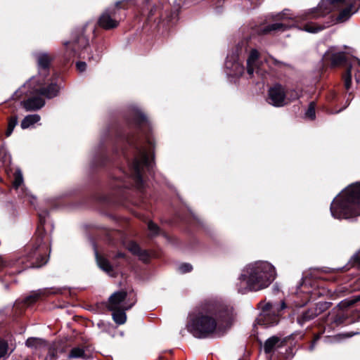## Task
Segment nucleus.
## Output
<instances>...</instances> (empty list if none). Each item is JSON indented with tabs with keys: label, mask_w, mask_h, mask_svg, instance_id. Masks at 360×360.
<instances>
[{
	"label": "nucleus",
	"mask_w": 360,
	"mask_h": 360,
	"mask_svg": "<svg viewBox=\"0 0 360 360\" xmlns=\"http://www.w3.org/2000/svg\"><path fill=\"white\" fill-rule=\"evenodd\" d=\"M233 319L232 307L221 302L208 301L202 304L189 330L195 337L207 338L214 331L221 332L229 328Z\"/></svg>",
	"instance_id": "obj_1"
},
{
	"label": "nucleus",
	"mask_w": 360,
	"mask_h": 360,
	"mask_svg": "<svg viewBox=\"0 0 360 360\" xmlns=\"http://www.w3.org/2000/svg\"><path fill=\"white\" fill-rule=\"evenodd\" d=\"M330 212L337 219H349L360 215V182L351 184L333 200Z\"/></svg>",
	"instance_id": "obj_2"
},
{
	"label": "nucleus",
	"mask_w": 360,
	"mask_h": 360,
	"mask_svg": "<svg viewBox=\"0 0 360 360\" xmlns=\"http://www.w3.org/2000/svg\"><path fill=\"white\" fill-rule=\"evenodd\" d=\"M345 1V0H321L317 7L308 9L296 17L294 20L295 26L300 30L309 33H317L328 27L329 25L318 24L311 20L326 16L333 10L342 6Z\"/></svg>",
	"instance_id": "obj_3"
},
{
	"label": "nucleus",
	"mask_w": 360,
	"mask_h": 360,
	"mask_svg": "<svg viewBox=\"0 0 360 360\" xmlns=\"http://www.w3.org/2000/svg\"><path fill=\"white\" fill-rule=\"evenodd\" d=\"M275 277V269L270 263L257 262L245 268L240 279L250 290L258 291L267 288Z\"/></svg>",
	"instance_id": "obj_4"
},
{
	"label": "nucleus",
	"mask_w": 360,
	"mask_h": 360,
	"mask_svg": "<svg viewBox=\"0 0 360 360\" xmlns=\"http://www.w3.org/2000/svg\"><path fill=\"white\" fill-rule=\"evenodd\" d=\"M63 44L65 46L68 57L72 58L78 55L79 57L84 58V56H82L84 53L82 50L88 46L89 40L80 31L79 33L72 35V41H65Z\"/></svg>",
	"instance_id": "obj_5"
},
{
	"label": "nucleus",
	"mask_w": 360,
	"mask_h": 360,
	"mask_svg": "<svg viewBox=\"0 0 360 360\" xmlns=\"http://www.w3.org/2000/svg\"><path fill=\"white\" fill-rule=\"evenodd\" d=\"M136 302V299L127 297V293L124 291L114 292L108 299V308L109 310L124 309L129 310Z\"/></svg>",
	"instance_id": "obj_6"
},
{
	"label": "nucleus",
	"mask_w": 360,
	"mask_h": 360,
	"mask_svg": "<svg viewBox=\"0 0 360 360\" xmlns=\"http://www.w3.org/2000/svg\"><path fill=\"white\" fill-rule=\"evenodd\" d=\"M122 2H117L114 8L105 10L98 19V25L105 30L117 27L122 19L119 13V8Z\"/></svg>",
	"instance_id": "obj_7"
},
{
	"label": "nucleus",
	"mask_w": 360,
	"mask_h": 360,
	"mask_svg": "<svg viewBox=\"0 0 360 360\" xmlns=\"http://www.w3.org/2000/svg\"><path fill=\"white\" fill-rule=\"evenodd\" d=\"M44 248L41 244L37 248L30 252L27 257L29 264H25V268H38L44 265L47 262L46 257L41 255Z\"/></svg>",
	"instance_id": "obj_8"
},
{
	"label": "nucleus",
	"mask_w": 360,
	"mask_h": 360,
	"mask_svg": "<svg viewBox=\"0 0 360 360\" xmlns=\"http://www.w3.org/2000/svg\"><path fill=\"white\" fill-rule=\"evenodd\" d=\"M269 103L276 107H281L288 103L284 89L281 85H276L269 89Z\"/></svg>",
	"instance_id": "obj_9"
},
{
	"label": "nucleus",
	"mask_w": 360,
	"mask_h": 360,
	"mask_svg": "<svg viewBox=\"0 0 360 360\" xmlns=\"http://www.w3.org/2000/svg\"><path fill=\"white\" fill-rule=\"evenodd\" d=\"M345 60V53L337 51L335 47L329 48L323 57L324 63L330 64L332 67L340 65L344 63Z\"/></svg>",
	"instance_id": "obj_10"
},
{
	"label": "nucleus",
	"mask_w": 360,
	"mask_h": 360,
	"mask_svg": "<svg viewBox=\"0 0 360 360\" xmlns=\"http://www.w3.org/2000/svg\"><path fill=\"white\" fill-rule=\"evenodd\" d=\"M279 310L278 307H275L271 303H266L262 307V313L261 314L260 320L265 325H272L278 322L277 314Z\"/></svg>",
	"instance_id": "obj_11"
},
{
	"label": "nucleus",
	"mask_w": 360,
	"mask_h": 360,
	"mask_svg": "<svg viewBox=\"0 0 360 360\" xmlns=\"http://www.w3.org/2000/svg\"><path fill=\"white\" fill-rule=\"evenodd\" d=\"M259 53L256 49H252L249 55V57L247 60V72L248 74L252 77L255 72L259 74V66H258V59H259Z\"/></svg>",
	"instance_id": "obj_12"
},
{
	"label": "nucleus",
	"mask_w": 360,
	"mask_h": 360,
	"mask_svg": "<svg viewBox=\"0 0 360 360\" xmlns=\"http://www.w3.org/2000/svg\"><path fill=\"white\" fill-rule=\"evenodd\" d=\"M21 103L26 110L32 111L37 110L42 108L44 105L45 102L40 97H32L21 102Z\"/></svg>",
	"instance_id": "obj_13"
},
{
	"label": "nucleus",
	"mask_w": 360,
	"mask_h": 360,
	"mask_svg": "<svg viewBox=\"0 0 360 360\" xmlns=\"http://www.w3.org/2000/svg\"><path fill=\"white\" fill-rule=\"evenodd\" d=\"M59 91V87L56 84L51 83L47 88H42L41 86L35 87L34 91L40 95L44 96L48 98H51L57 96Z\"/></svg>",
	"instance_id": "obj_14"
},
{
	"label": "nucleus",
	"mask_w": 360,
	"mask_h": 360,
	"mask_svg": "<svg viewBox=\"0 0 360 360\" xmlns=\"http://www.w3.org/2000/svg\"><path fill=\"white\" fill-rule=\"evenodd\" d=\"M357 11L356 8L352 3L348 4L340 12L336 18L338 22H343L347 20L351 15Z\"/></svg>",
	"instance_id": "obj_15"
},
{
	"label": "nucleus",
	"mask_w": 360,
	"mask_h": 360,
	"mask_svg": "<svg viewBox=\"0 0 360 360\" xmlns=\"http://www.w3.org/2000/svg\"><path fill=\"white\" fill-rule=\"evenodd\" d=\"M282 346V342L277 337L273 336L266 340L264 345V350L266 354L273 352L277 347Z\"/></svg>",
	"instance_id": "obj_16"
},
{
	"label": "nucleus",
	"mask_w": 360,
	"mask_h": 360,
	"mask_svg": "<svg viewBox=\"0 0 360 360\" xmlns=\"http://www.w3.org/2000/svg\"><path fill=\"white\" fill-rule=\"evenodd\" d=\"M127 249L132 254L138 255L140 259L143 260V262L148 261L149 257L148 252L145 250H141L136 243L134 242L129 243L127 245Z\"/></svg>",
	"instance_id": "obj_17"
},
{
	"label": "nucleus",
	"mask_w": 360,
	"mask_h": 360,
	"mask_svg": "<svg viewBox=\"0 0 360 360\" xmlns=\"http://www.w3.org/2000/svg\"><path fill=\"white\" fill-rule=\"evenodd\" d=\"M148 161V156L146 152H141L140 158H136L133 162V167L136 173L139 175L141 169L144 165H146Z\"/></svg>",
	"instance_id": "obj_18"
},
{
	"label": "nucleus",
	"mask_w": 360,
	"mask_h": 360,
	"mask_svg": "<svg viewBox=\"0 0 360 360\" xmlns=\"http://www.w3.org/2000/svg\"><path fill=\"white\" fill-rule=\"evenodd\" d=\"M292 25L284 22H276L271 25H267L263 30L264 33H269L271 32H283L286 30L287 29L291 27Z\"/></svg>",
	"instance_id": "obj_19"
},
{
	"label": "nucleus",
	"mask_w": 360,
	"mask_h": 360,
	"mask_svg": "<svg viewBox=\"0 0 360 360\" xmlns=\"http://www.w3.org/2000/svg\"><path fill=\"white\" fill-rule=\"evenodd\" d=\"M318 314L316 309H309L297 318V322L302 326L305 322L314 319Z\"/></svg>",
	"instance_id": "obj_20"
},
{
	"label": "nucleus",
	"mask_w": 360,
	"mask_h": 360,
	"mask_svg": "<svg viewBox=\"0 0 360 360\" xmlns=\"http://www.w3.org/2000/svg\"><path fill=\"white\" fill-rule=\"evenodd\" d=\"M49 290L46 289H41L37 291L32 292V294L27 297L25 300V302L27 304L35 302L40 297L46 296L48 294Z\"/></svg>",
	"instance_id": "obj_21"
},
{
	"label": "nucleus",
	"mask_w": 360,
	"mask_h": 360,
	"mask_svg": "<svg viewBox=\"0 0 360 360\" xmlns=\"http://www.w3.org/2000/svg\"><path fill=\"white\" fill-rule=\"evenodd\" d=\"M96 261L98 266L108 274L112 272L113 269L110 262L105 257L98 255V253L96 255Z\"/></svg>",
	"instance_id": "obj_22"
},
{
	"label": "nucleus",
	"mask_w": 360,
	"mask_h": 360,
	"mask_svg": "<svg viewBox=\"0 0 360 360\" xmlns=\"http://www.w3.org/2000/svg\"><path fill=\"white\" fill-rule=\"evenodd\" d=\"M69 359H87L84 347H75L70 349L68 354Z\"/></svg>",
	"instance_id": "obj_23"
},
{
	"label": "nucleus",
	"mask_w": 360,
	"mask_h": 360,
	"mask_svg": "<svg viewBox=\"0 0 360 360\" xmlns=\"http://www.w3.org/2000/svg\"><path fill=\"white\" fill-rule=\"evenodd\" d=\"M39 120L40 116L39 115H29L22 120L20 125L22 129H27L38 122Z\"/></svg>",
	"instance_id": "obj_24"
},
{
	"label": "nucleus",
	"mask_w": 360,
	"mask_h": 360,
	"mask_svg": "<svg viewBox=\"0 0 360 360\" xmlns=\"http://www.w3.org/2000/svg\"><path fill=\"white\" fill-rule=\"evenodd\" d=\"M111 311H112V319L116 323L120 325L126 322L127 316L125 311L127 310L117 309Z\"/></svg>",
	"instance_id": "obj_25"
},
{
	"label": "nucleus",
	"mask_w": 360,
	"mask_h": 360,
	"mask_svg": "<svg viewBox=\"0 0 360 360\" xmlns=\"http://www.w3.org/2000/svg\"><path fill=\"white\" fill-rule=\"evenodd\" d=\"M37 60H38V65H39V69L40 70L43 69L44 70L46 71L49 68V63L51 61V58L47 54H45V53L40 54L38 56Z\"/></svg>",
	"instance_id": "obj_26"
},
{
	"label": "nucleus",
	"mask_w": 360,
	"mask_h": 360,
	"mask_svg": "<svg viewBox=\"0 0 360 360\" xmlns=\"http://www.w3.org/2000/svg\"><path fill=\"white\" fill-rule=\"evenodd\" d=\"M302 93L301 91L299 90H290L288 91L287 93V98L286 100H288L290 102L295 101L296 99H298L300 97H301Z\"/></svg>",
	"instance_id": "obj_27"
},
{
	"label": "nucleus",
	"mask_w": 360,
	"mask_h": 360,
	"mask_svg": "<svg viewBox=\"0 0 360 360\" xmlns=\"http://www.w3.org/2000/svg\"><path fill=\"white\" fill-rule=\"evenodd\" d=\"M358 301H360V295L354 297L353 298L347 299L340 302V305L342 307H349Z\"/></svg>",
	"instance_id": "obj_28"
},
{
	"label": "nucleus",
	"mask_w": 360,
	"mask_h": 360,
	"mask_svg": "<svg viewBox=\"0 0 360 360\" xmlns=\"http://www.w3.org/2000/svg\"><path fill=\"white\" fill-rule=\"evenodd\" d=\"M23 182V177L21 172L18 170L14 174L13 186L18 188Z\"/></svg>",
	"instance_id": "obj_29"
},
{
	"label": "nucleus",
	"mask_w": 360,
	"mask_h": 360,
	"mask_svg": "<svg viewBox=\"0 0 360 360\" xmlns=\"http://www.w3.org/2000/svg\"><path fill=\"white\" fill-rule=\"evenodd\" d=\"M17 123H18V120H17L16 117H13L9 120L8 129L6 132V136H9L12 134L13 129L15 128Z\"/></svg>",
	"instance_id": "obj_30"
},
{
	"label": "nucleus",
	"mask_w": 360,
	"mask_h": 360,
	"mask_svg": "<svg viewBox=\"0 0 360 360\" xmlns=\"http://www.w3.org/2000/svg\"><path fill=\"white\" fill-rule=\"evenodd\" d=\"M315 103L314 102H311L309 105V108L305 113V115L307 117L311 119V120H314L315 118V115H316V113H315Z\"/></svg>",
	"instance_id": "obj_31"
},
{
	"label": "nucleus",
	"mask_w": 360,
	"mask_h": 360,
	"mask_svg": "<svg viewBox=\"0 0 360 360\" xmlns=\"http://www.w3.org/2000/svg\"><path fill=\"white\" fill-rule=\"evenodd\" d=\"M352 79V67L348 68L346 74L344 75L345 86L347 89H349L351 86Z\"/></svg>",
	"instance_id": "obj_32"
},
{
	"label": "nucleus",
	"mask_w": 360,
	"mask_h": 360,
	"mask_svg": "<svg viewBox=\"0 0 360 360\" xmlns=\"http://www.w3.org/2000/svg\"><path fill=\"white\" fill-rule=\"evenodd\" d=\"M41 340L35 338H30L26 340L25 345L28 347H36L41 344Z\"/></svg>",
	"instance_id": "obj_33"
},
{
	"label": "nucleus",
	"mask_w": 360,
	"mask_h": 360,
	"mask_svg": "<svg viewBox=\"0 0 360 360\" xmlns=\"http://www.w3.org/2000/svg\"><path fill=\"white\" fill-rule=\"evenodd\" d=\"M8 344L4 341L0 340V358L4 357L7 354Z\"/></svg>",
	"instance_id": "obj_34"
},
{
	"label": "nucleus",
	"mask_w": 360,
	"mask_h": 360,
	"mask_svg": "<svg viewBox=\"0 0 360 360\" xmlns=\"http://www.w3.org/2000/svg\"><path fill=\"white\" fill-rule=\"evenodd\" d=\"M179 269L181 273L184 274L190 272L193 269V267L190 264L184 263L179 266Z\"/></svg>",
	"instance_id": "obj_35"
},
{
	"label": "nucleus",
	"mask_w": 360,
	"mask_h": 360,
	"mask_svg": "<svg viewBox=\"0 0 360 360\" xmlns=\"http://www.w3.org/2000/svg\"><path fill=\"white\" fill-rule=\"evenodd\" d=\"M148 230L150 231V232L151 233V234H153V235L157 234L158 233V230H159L158 226L152 221L148 222Z\"/></svg>",
	"instance_id": "obj_36"
},
{
	"label": "nucleus",
	"mask_w": 360,
	"mask_h": 360,
	"mask_svg": "<svg viewBox=\"0 0 360 360\" xmlns=\"http://www.w3.org/2000/svg\"><path fill=\"white\" fill-rule=\"evenodd\" d=\"M352 262L354 266H360V251L353 256Z\"/></svg>",
	"instance_id": "obj_37"
},
{
	"label": "nucleus",
	"mask_w": 360,
	"mask_h": 360,
	"mask_svg": "<svg viewBox=\"0 0 360 360\" xmlns=\"http://www.w3.org/2000/svg\"><path fill=\"white\" fill-rule=\"evenodd\" d=\"M76 66H77V69L79 72H83L85 70L86 65L84 62H78V63H77Z\"/></svg>",
	"instance_id": "obj_38"
},
{
	"label": "nucleus",
	"mask_w": 360,
	"mask_h": 360,
	"mask_svg": "<svg viewBox=\"0 0 360 360\" xmlns=\"http://www.w3.org/2000/svg\"><path fill=\"white\" fill-rule=\"evenodd\" d=\"M234 66H235L236 69V70H238V72L239 74H241V73H242V72L243 71V66H241V65H240L239 63H236V64L234 65Z\"/></svg>",
	"instance_id": "obj_39"
},
{
	"label": "nucleus",
	"mask_w": 360,
	"mask_h": 360,
	"mask_svg": "<svg viewBox=\"0 0 360 360\" xmlns=\"http://www.w3.org/2000/svg\"><path fill=\"white\" fill-rule=\"evenodd\" d=\"M355 78L357 82H360V75H355Z\"/></svg>",
	"instance_id": "obj_40"
},
{
	"label": "nucleus",
	"mask_w": 360,
	"mask_h": 360,
	"mask_svg": "<svg viewBox=\"0 0 360 360\" xmlns=\"http://www.w3.org/2000/svg\"><path fill=\"white\" fill-rule=\"evenodd\" d=\"M287 15V14L284 12V13L282 14V15H281V19H283V20H284V19L287 18V17H285V15Z\"/></svg>",
	"instance_id": "obj_41"
},
{
	"label": "nucleus",
	"mask_w": 360,
	"mask_h": 360,
	"mask_svg": "<svg viewBox=\"0 0 360 360\" xmlns=\"http://www.w3.org/2000/svg\"><path fill=\"white\" fill-rule=\"evenodd\" d=\"M124 257V255L122 253H118L117 255V257Z\"/></svg>",
	"instance_id": "obj_42"
},
{
	"label": "nucleus",
	"mask_w": 360,
	"mask_h": 360,
	"mask_svg": "<svg viewBox=\"0 0 360 360\" xmlns=\"http://www.w3.org/2000/svg\"><path fill=\"white\" fill-rule=\"evenodd\" d=\"M315 342H313L312 345L310 346L309 349L312 350L314 347Z\"/></svg>",
	"instance_id": "obj_43"
},
{
	"label": "nucleus",
	"mask_w": 360,
	"mask_h": 360,
	"mask_svg": "<svg viewBox=\"0 0 360 360\" xmlns=\"http://www.w3.org/2000/svg\"><path fill=\"white\" fill-rule=\"evenodd\" d=\"M285 307V303H284V302H283V303H282V305H281V309H284Z\"/></svg>",
	"instance_id": "obj_44"
},
{
	"label": "nucleus",
	"mask_w": 360,
	"mask_h": 360,
	"mask_svg": "<svg viewBox=\"0 0 360 360\" xmlns=\"http://www.w3.org/2000/svg\"><path fill=\"white\" fill-rule=\"evenodd\" d=\"M239 290L240 292H242V293H244V292H244L241 288H239V290Z\"/></svg>",
	"instance_id": "obj_45"
},
{
	"label": "nucleus",
	"mask_w": 360,
	"mask_h": 360,
	"mask_svg": "<svg viewBox=\"0 0 360 360\" xmlns=\"http://www.w3.org/2000/svg\"><path fill=\"white\" fill-rule=\"evenodd\" d=\"M19 262L24 263V260L23 259H20V260H19Z\"/></svg>",
	"instance_id": "obj_46"
}]
</instances>
